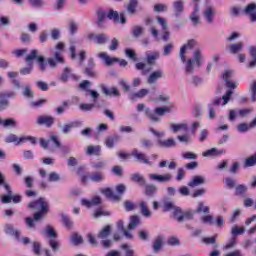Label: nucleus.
I'll return each instance as SVG.
<instances>
[{
    "instance_id": "obj_24",
    "label": "nucleus",
    "mask_w": 256,
    "mask_h": 256,
    "mask_svg": "<svg viewBox=\"0 0 256 256\" xmlns=\"http://www.w3.org/2000/svg\"><path fill=\"white\" fill-rule=\"evenodd\" d=\"M189 20L194 27H197L201 23V19L199 18V4H195L194 11L189 15Z\"/></svg>"
},
{
    "instance_id": "obj_45",
    "label": "nucleus",
    "mask_w": 256,
    "mask_h": 256,
    "mask_svg": "<svg viewBox=\"0 0 256 256\" xmlns=\"http://www.w3.org/2000/svg\"><path fill=\"white\" fill-rule=\"evenodd\" d=\"M128 15H135L137 13V0H130L127 6Z\"/></svg>"
},
{
    "instance_id": "obj_43",
    "label": "nucleus",
    "mask_w": 256,
    "mask_h": 256,
    "mask_svg": "<svg viewBox=\"0 0 256 256\" xmlns=\"http://www.w3.org/2000/svg\"><path fill=\"white\" fill-rule=\"evenodd\" d=\"M44 234L47 235L49 239H57V232L51 225L45 227Z\"/></svg>"
},
{
    "instance_id": "obj_26",
    "label": "nucleus",
    "mask_w": 256,
    "mask_h": 256,
    "mask_svg": "<svg viewBox=\"0 0 256 256\" xmlns=\"http://www.w3.org/2000/svg\"><path fill=\"white\" fill-rule=\"evenodd\" d=\"M4 189L6 190L7 194L1 196V203H4V204L11 203L13 198V191L11 190V185L4 184Z\"/></svg>"
},
{
    "instance_id": "obj_46",
    "label": "nucleus",
    "mask_w": 256,
    "mask_h": 256,
    "mask_svg": "<svg viewBox=\"0 0 256 256\" xmlns=\"http://www.w3.org/2000/svg\"><path fill=\"white\" fill-rule=\"evenodd\" d=\"M115 141H119V135H114L106 138L105 140L106 147H108L109 149H113V147H115Z\"/></svg>"
},
{
    "instance_id": "obj_9",
    "label": "nucleus",
    "mask_w": 256,
    "mask_h": 256,
    "mask_svg": "<svg viewBox=\"0 0 256 256\" xmlns=\"http://www.w3.org/2000/svg\"><path fill=\"white\" fill-rule=\"evenodd\" d=\"M172 11L174 17H176V19H179V17H181V15H183V12L185 11V2L183 0H175L172 3Z\"/></svg>"
},
{
    "instance_id": "obj_36",
    "label": "nucleus",
    "mask_w": 256,
    "mask_h": 256,
    "mask_svg": "<svg viewBox=\"0 0 256 256\" xmlns=\"http://www.w3.org/2000/svg\"><path fill=\"white\" fill-rule=\"evenodd\" d=\"M164 239L165 238L163 236H157L152 246L154 253H159V251H161V247H163Z\"/></svg>"
},
{
    "instance_id": "obj_50",
    "label": "nucleus",
    "mask_w": 256,
    "mask_h": 256,
    "mask_svg": "<svg viewBox=\"0 0 256 256\" xmlns=\"http://www.w3.org/2000/svg\"><path fill=\"white\" fill-rule=\"evenodd\" d=\"M162 207L164 212H173L177 206H175V204L169 200H164Z\"/></svg>"
},
{
    "instance_id": "obj_15",
    "label": "nucleus",
    "mask_w": 256,
    "mask_h": 256,
    "mask_svg": "<svg viewBox=\"0 0 256 256\" xmlns=\"http://www.w3.org/2000/svg\"><path fill=\"white\" fill-rule=\"evenodd\" d=\"M165 77V73L162 69H157L153 71L147 78L148 85H154V83H157L159 79H163Z\"/></svg>"
},
{
    "instance_id": "obj_19",
    "label": "nucleus",
    "mask_w": 256,
    "mask_h": 256,
    "mask_svg": "<svg viewBox=\"0 0 256 256\" xmlns=\"http://www.w3.org/2000/svg\"><path fill=\"white\" fill-rule=\"evenodd\" d=\"M223 79L226 83V86L229 89H237V82H232L231 79H233V71L232 70H225L223 74Z\"/></svg>"
},
{
    "instance_id": "obj_56",
    "label": "nucleus",
    "mask_w": 256,
    "mask_h": 256,
    "mask_svg": "<svg viewBox=\"0 0 256 256\" xmlns=\"http://www.w3.org/2000/svg\"><path fill=\"white\" fill-rule=\"evenodd\" d=\"M256 165V153L244 161V167H255Z\"/></svg>"
},
{
    "instance_id": "obj_39",
    "label": "nucleus",
    "mask_w": 256,
    "mask_h": 256,
    "mask_svg": "<svg viewBox=\"0 0 256 256\" xmlns=\"http://www.w3.org/2000/svg\"><path fill=\"white\" fill-rule=\"evenodd\" d=\"M131 181H133L134 183H139V185H147V180L145 179V177H143V175L139 173L132 174Z\"/></svg>"
},
{
    "instance_id": "obj_55",
    "label": "nucleus",
    "mask_w": 256,
    "mask_h": 256,
    "mask_svg": "<svg viewBox=\"0 0 256 256\" xmlns=\"http://www.w3.org/2000/svg\"><path fill=\"white\" fill-rule=\"evenodd\" d=\"M177 140L184 145H189L193 141L189 134L178 135Z\"/></svg>"
},
{
    "instance_id": "obj_13",
    "label": "nucleus",
    "mask_w": 256,
    "mask_h": 256,
    "mask_svg": "<svg viewBox=\"0 0 256 256\" xmlns=\"http://www.w3.org/2000/svg\"><path fill=\"white\" fill-rule=\"evenodd\" d=\"M36 125H45V127H53V125H55V117L51 115H41L37 118Z\"/></svg>"
},
{
    "instance_id": "obj_40",
    "label": "nucleus",
    "mask_w": 256,
    "mask_h": 256,
    "mask_svg": "<svg viewBox=\"0 0 256 256\" xmlns=\"http://www.w3.org/2000/svg\"><path fill=\"white\" fill-rule=\"evenodd\" d=\"M224 185L226 189L233 190L235 187H237V179L233 177H227L224 179Z\"/></svg>"
},
{
    "instance_id": "obj_47",
    "label": "nucleus",
    "mask_w": 256,
    "mask_h": 256,
    "mask_svg": "<svg viewBox=\"0 0 256 256\" xmlns=\"http://www.w3.org/2000/svg\"><path fill=\"white\" fill-rule=\"evenodd\" d=\"M170 129L173 133H179V131H187V123L172 124Z\"/></svg>"
},
{
    "instance_id": "obj_53",
    "label": "nucleus",
    "mask_w": 256,
    "mask_h": 256,
    "mask_svg": "<svg viewBox=\"0 0 256 256\" xmlns=\"http://www.w3.org/2000/svg\"><path fill=\"white\" fill-rule=\"evenodd\" d=\"M48 181L50 183H58V181H61V175L57 172H50L48 174Z\"/></svg>"
},
{
    "instance_id": "obj_34",
    "label": "nucleus",
    "mask_w": 256,
    "mask_h": 256,
    "mask_svg": "<svg viewBox=\"0 0 256 256\" xmlns=\"http://www.w3.org/2000/svg\"><path fill=\"white\" fill-rule=\"evenodd\" d=\"M243 47V42L233 43L229 46V52L232 53V55H236V53H241V51H243Z\"/></svg>"
},
{
    "instance_id": "obj_22",
    "label": "nucleus",
    "mask_w": 256,
    "mask_h": 256,
    "mask_svg": "<svg viewBox=\"0 0 256 256\" xmlns=\"http://www.w3.org/2000/svg\"><path fill=\"white\" fill-rule=\"evenodd\" d=\"M81 205L83 207H87V209H91V207H96V205H101V197L96 196L91 200L83 198L81 200Z\"/></svg>"
},
{
    "instance_id": "obj_11",
    "label": "nucleus",
    "mask_w": 256,
    "mask_h": 256,
    "mask_svg": "<svg viewBox=\"0 0 256 256\" xmlns=\"http://www.w3.org/2000/svg\"><path fill=\"white\" fill-rule=\"evenodd\" d=\"M108 19L114 20V23H121L122 25H125L127 23V18H125V12H119L110 10L107 14Z\"/></svg>"
},
{
    "instance_id": "obj_17",
    "label": "nucleus",
    "mask_w": 256,
    "mask_h": 256,
    "mask_svg": "<svg viewBox=\"0 0 256 256\" xmlns=\"http://www.w3.org/2000/svg\"><path fill=\"white\" fill-rule=\"evenodd\" d=\"M88 39L94 41L97 45H105L109 41L107 34H89Z\"/></svg>"
},
{
    "instance_id": "obj_38",
    "label": "nucleus",
    "mask_w": 256,
    "mask_h": 256,
    "mask_svg": "<svg viewBox=\"0 0 256 256\" xmlns=\"http://www.w3.org/2000/svg\"><path fill=\"white\" fill-rule=\"evenodd\" d=\"M22 95L25 99H33L35 97V92H33L31 86L26 85L22 87Z\"/></svg>"
},
{
    "instance_id": "obj_57",
    "label": "nucleus",
    "mask_w": 256,
    "mask_h": 256,
    "mask_svg": "<svg viewBox=\"0 0 256 256\" xmlns=\"http://www.w3.org/2000/svg\"><path fill=\"white\" fill-rule=\"evenodd\" d=\"M236 129L239 133H247V131H250L251 125L247 123H240L236 126Z\"/></svg>"
},
{
    "instance_id": "obj_54",
    "label": "nucleus",
    "mask_w": 256,
    "mask_h": 256,
    "mask_svg": "<svg viewBox=\"0 0 256 256\" xmlns=\"http://www.w3.org/2000/svg\"><path fill=\"white\" fill-rule=\"evenodd\" d=\"M195 217V211L187 210L182 213V223L183 221H191Z\"/></svg>"
},
{
    "instance_id": "obj_12",
    "label": "nucleus",
    "mask_w": 256,
    "mask_h": 256,
    "mask_svg": "<svg viewBox=\"0 0 256 256\" xmlns=\"http://www.w3.org/2000/svg\"><path fill=\"white\" fill-rule=\"evenodd\" d=\"M233 97V92L232 90H227L226 93L221 97H216L213 100V105H222V107H225L229 101H231Z\"/></svg>"
},
{
    "instance_id": "obj_31",
    "label": "nucleus",
    "mask_w": 256,
    "mask_h": 256,
    "mask_svg": "<svg viewBox=\"0 0 256 256\" xmlns=\"http://www.w3.org/2000/svg\"><path fill=\"white\" fill-rule=\"evenodd\" d=\"M249 191V187L246 184H238L235 187L236 197H245V193Z\"/></svg>"
},
{
    "instance_id": "obj_33",
    "label": "nucleus",
    "mask_w": 256,
    "mask_h": 256,
    "mask_svg": "<svg viewBox=\"0 0 256 256\" xmlns=\"http://www.w3.org/2000/svg\"><path fill=\"white\" fill-rule=\"evenodd\" d=\"M223 150H218L217 148H211L202 153L203 157H219V155H223Z\"/></svg>"
},
{
    "instance_id": "obj_10",
    "label": "nucleus",
    "mask_w": 256,
    "mask_h": 256,
    "mask_svg": "<svg viewBox=\"0 0 256 256\" xmlns=\"http://www.w3.org/2000/svg\"><path fill=\"white\" fill-rule=\"evenodd\" d=\"M62 53L63 52L61 51L55 50L53 52L54 57L47 59V62L52 69H55L59 63H65V59H63Z\"/></svg>"
},
{
    "instance_id": "obj_64",
    "label": "nucleus",
    "mask_w": 256,
    "mask_h": 256,
    "mask_svg": "<svg viewBox=\"0 0 256 256\" xmlns=\"http://www.w3.org/2000/svg\"><path fill=\"white\" fill-rule=\"evenodd\" d=\"M2 125L3 127H15L17 122L13 118H8L5 120L2 119Z\"/></svg>"
},
{
    "instance_id": "obj_61",
    "label": "nucleus",
    "mask_w": 256,
    "mask_h": 256,
    "mask_svg": "<svg viewBox=\"0 0 256 256\" xmlns=\"http://www.w3.org/2000/svg\"><path fill=\"white\" fill-rule=\"evenodd\" d=\"M99 151H101V148L99 146L89 145L87 147L86 153L87 155H97Z\"/></svg>"
},
{
    "instance_id": "obj_21",
    "label": "nucleus",
    "mask_w": 256,
    "mask_h": 256,
    "mask_svg": "<svg viewBox=\"0 0 256 256\" xmlns=\"http://www.w3.org/2000/svg\"><path fill=\"white\" fill-rule=\"evenodd\" d=\"M69 79H77V76L73 73V70L69 67H65L62 74L59 77V80L62 83H67Z\"/></svg>"
},
{
    "instance_id": "obj_3",
    "label": "nucleus",
    "mask_w": 256,
    "mask_h": 256,
    "mask_svg": "<svg viewBox=\"0 0 256 256\" xmlns=\"http://www.w3.org/2000/svg\"><path fill=\"white\" fill-rule=\"evenodd\" d=\"M136 110L138 113H144L145 116L152 122V123H159L161 122V117L165 115V113H171L170 107H157L154 111L150 110L144 103H140L137 105Z\"/></svg>"
},
{
    "instance_id": "obj_30",
    "label": "nucleus",
    "mask_w": 256,
    "mask_h": 256,
    "mask_svg": "<svg viewBox=\"0 0 256 256\" xmlns=\"http://www.w3.org/2000/svg\"><path fill=\"white\" fill-rule=\"evenodd\" d=\"M157 145H159V147H164L166 149H170L171 147H175V145H177V142H175V139H173V138H169L167 140L158 139Z\"/></svg>"
},
{
    "instance_id": "obj_25",
    "label": "nucleus",
    "mask_w": 256,
    "mask_h": 256,
    "mask_svg": "<svg viewBox=\"0 0 256 256\" xmlns=\"http://www.w3.org/2000/svg\"><path fill=\"white\" fill-rule=\"evenodd\" d=\"M116 226L118 231L123 232V235L126 237V239H133V234L129 232V226L125 228V222L123 220H118Z\"/></svg>"
},
{
    "instance_id": "obj_23",
    "label": "nucleus",
    "mask_w": 256,
    "mask_h": 256,
    "mask_svg": "<svg viewBox=\"0 0 256 256\" xmlns=\"http://www.w3.org/2000/svg\"><path fill=\"white\" fill-rule=\"evenodd\" d=\"M207 183V180L204 176H193L192 179L188 182V187H199L200 185H205Z\"/></svg>"
},
{
    "instance_id": "obj_16",
    "label": "nucleus",
    "mask_w": 256,
    "mask_h": 256,
    "mask_svg": "<svg viewBox=\"0 0 256 256\" xmlns=\"http://www.w3.org/2000/svg\"><path fill=\"white\" fill-rule=\"evenodd\" d=\"M150 179L152 181H157V183H169V181H172L173 175H171V173H166L164 175L150 174Z\"/></svg>"
},
{
    "instance_id": "obj_63",
    "label": "nucleus",
    "mask_w": 256,
    "mask_h": 256,
    "mask_svg": "<svg viewBox=\"0 0 256 256\" xmlns=\"http://www.w3.org/2000/svg\"><path fill=\"white\" fill-rule=\"evenodd\" d=\"M32 251L34 255H41V243L37 241L32 242Z\"/></svg>"
},
{
    "instance_id": "obj_52",
    "label": "nucleus",
    "mask_w": 256,
    "mask_h": 256,
    "mask_svg": "<svg viewBox=\"0 0 256 256\" xmlns=\"http://www.w3.org/2000/svg\"><path fill=\"white\" fill-rule=\"evenodd\" d=\"M50 37L53 41H59V39H61V30L59 28L51 29Z\"/></svg>"
},
{
    "instance_id": "obj_20",
    "label": "nucleus",
    "mask_w": 256,
    "mask_h": 256,
    "mask_svg": "<svg viewBox=\"0 0 256 256\" xmlns=\"http://www.w3.org/2000/svg\"><path fill=\"white\" fill-rule=\"evenodd\" d=\"M97 57L104 61L105 65H107L108 67H111L113 63H119V58H112L111 56H109V54H107V52H100L97 54Z\"/></svg>"
},
{
    "instance_id": "obj_14",
    "label": "nucleus",
    "mask_w": 256,
    "mask_h": 256,
    "mask_svg": "<svg viewBox=\"0 0 256 256\" xmlns=\"http://www.w3.org/2000/svg\"><path fill=\"white\" fill-rule=\"evenodd\" d=\"M131 155L132 157H134L136 163H144L145 165H151V162L149 161L145 153L140 152L137 149H133Z\"/></svg>"
},
{
    "instance_id": "obj_37",
    "label": "nucleus",
    "mask_w": 256,
    "mask_h": 256,
    "mask_svg": "<svg viewBox=\"0 0 256 256\" xmlns=\"http://www.w3.org/2000/svg\"><path fill=\"white\" fill-rule=\"evenodd\" d=\"M138 225H141V218H139V216H131L130 223L128 224V231H133V229H135Z\"/></svg>"
},
{
    "instance_id": "obj_18",
    "label": "nucleus",
    "mask_w": 256,
    "mask_h": 256,
    "mask_svg": "<svg viewBox=\"0 0 256 256\" xmlns=\"http://www.w3.org/2000/svg\"><path fill=\"white\" fill-rule=\"evenodd\" d=\"M161 57V54L159 51H152L146 53V63L147 65H150L151 67H154V65H157V60Z\"/></svg>"
},
{
    "instance_id": "obj_2",
    "label": "nucleus",
    "mask_w": 256,
    "mask_h": 256,
    "mask_svg": "<svg viewBox=\"0 0 256 256\" xmlns=\"http://www.w3.org/2000/svg\"><path fill=\"white\" fill-rule=\"evenodd\" d=\"M29 209H33L34 211H38L34 214V220L31 217L26 218V224L28 229H33L35 227V221H41L43 217L49 213V202L47 199L41 197L34 202H30L28 204Z\"/></svg>"
},
{
    "instance_id": "obj_6",
    "label": "nucleus",
    "mask_w": 256,
    "mask_h": 256,
    "mask_svg": "<svg viewBox=\"0 0 256 256\" xmlns=\"http://www.w3.org/2000/svg\"><path fill=\"white\" fill-rule=\"evenodd\" d=\"M15 92H1L0 93V111H5L9 108V99H14Z\"/></svg>"
},
{
    "instance_id": "obj_48",
    "label": "nucleus",
    "mask_w": 256,
    "mask_h": 256,
    "mask_svg": "<svg viewBox=\"0 0 256 256\" xmlns=\"http://www.w3.org/2000/svg\"><path fill=\"white\" fill-rule=\"evenodd\" d=\"M91 167H92V169H95L96 171H101V170L107 168V161L92 162Z\"/></svg>"
},
{
    "instance_id": "obj_42",
    "label": "nucleus",
    "mask_w": 256,
    "mask_h": 256,
    "mask_svg": "<svg viewBox=\"0 0 256 256\" xmlns=\"http://www.w3.org/2000/svg\"><path fill=\"white\" fill-rule=\"evenodd\" d=\"M183 212L184 211L178 206H176L172 211L173 216L174 218H176V221H178V223H183Z\"/></svg>"
},
{
    "instance_id": "obj_59",
    "label": "nucleus",
    "mask_w": 256,
    "mask_h": 256,
    "mask_svg": "<svg viewBox=\"0 0 256 256\" xmlns=\"http://www.w3.org/2000/svg\"><path fill=\"white\" fill-rule=\"evenodd\" d=\"M244 13L246 15H253V13H256V4L255 3H250L248 4L245 9H244Z\"/></svg>"
},
{
    "instance_id": "obj_44",
    "label": "nucleus",
    "mask_w": 256,
    "mask_h": 256,
    "mask_svg": "<svg viewBox=\"0 0 256 256\" xmlns=\"http://www.w3.org/2000/svg\"><path fill=\"white\" fill-rule=\"evenodd\" d=\"M111 235V227L105 226L97 235L98 239H107Z\"/></svg>"
},
{
    "instance_id": "obj_4",
    "label": "nucleus",
    "mask_w": 256,
    "mask_h": 256,
    "mask_svg": "<svg viewBox=\"0 0 256 256\" xmlns=\"http://www.w3.org/2000/svg\"><path fill=\"white\" fill-rule=\"evenodd\" d=\"M116 191L117 193H115V191H113V189L111 188H105L101 190V193L103 195H105V197H107L108 199H111V201H121V199L123 198V193H125V191H127V187L124 184H119L116 186Z\"/></svg>"
},
{
    "instance_id": "obj_1",
    "label": "nucleus",
    "mask_w": 256,
    "mask_h": 256,
    "mask_svg": "<svg viewBox=\"0 0 256 256\" xmlns=\"http://www.w3.org/2000/svg\"><path fill=\"white\" fill-rule=\"evenodd\" d=\"M179 57L181 63L185 65V73L187 75H193L195 69H199L203 65V54L199 49L194 51L191 58L187 59V51L184 48H180Z\"/></svg>"
},
{
    "instance_id": "obj_8",
    "label": "nucleus",
    "mask_w": 256,
    "mask_h": 256,
    "mask_svg": "<svg viewBox=\"0 0 256 256\" xmlns=\"http://www.w3.org/2000/svg\"><path fill=\"white\" fill-rule=\"evenodd\" d=\"M99 87L105 97H119L121 95V92H119V89L115 86L107 87L105 84H100Z\"/></svg>"
},
{
    "instance_id": "obj_32",
    "label": "nucleus",
    "mask_w": 256,
    "mask_h": 256,
    "mask_svg": "<svg viewBox=\"0 0 256 256\" xmlns=\"http://www.w3.org/2000/svg\"><path fill=\"white\" fill-rule=\"evenodd\" d=\"M89 179L93 183H101L105 181V174L103 172H94L89 176Z\"/></svg>"
},
{
    "instance_id": "obj_51",
    "label": "nucleus",
    "mask_w": 256,
    "mask_h": 256,
    "mask_svg": "<svg viewBox=\"0 0 256 256\" xmlns=\"http://www.w3.org/2000/svg\"><path fill=\"white\" fill-rule=\"evenodd\" d=\"M70 241L72 243V245H82L83 243V236L79 235L77 233L72 234Z\"/></svg>"
},
{
    "instance_id": "obj_62",
    "label": "nucleus",
    "mask_w": 256,
    "mask_h": 256,
    "mask_svg": "<svg viewBox=\"0 0 256 256\" xmlns=\"http://www.w3.org/2000/svg\"><path fill=\"white\" fill-rule=\"evenodd\" d=\"M121 249L125 251V256H135V250L129 244H122Z\"/></svg>"
},
{
    "instance_id": "obj_58",
    "label": "nucleus",
    "mask_w": 256,
    "mask_h": 256,
    "mask_svg": "<svg viewBox=\"0 0 256 256\" xmlns=\"http://www.w3.org/2000/svg\"><path fill=\"white\" fill-rule=\"evenodd\" d=\"M61 219H62V223H63V225H65V227H68V228L73 227V221H71V219L69 218V216H67V214L62 213Z\"/></svg>"
},
{
    "instance_id": "obj_41",
    "label": "nucleus",
    "mask_w": 256,
    "mask_h": 256,
    "mask_svg": "<svg viewBox=\"0 0 256 256\" xmlns=\"http://www.w3.org/2000/svg\"><path fill=\"white\" fill-rule=\"evenodd\" d=\"M194 213H204V215H209L210 208L205 206L203 202H199L197 208L194 210Z\"/></svg>"
},
{
    "instance_id": "obj_7",
    "label": "nucleus",
    "mask_w": 256,
    "mask_h": 256,
    "mask_svg": "<svg viewBox=\"0 0 256 256\" xmlns=\"http://www.w3.org/2000/svg\"><path fill=\"white\" fill-rule=\"evenodd\" d=\"M58 127L64 135H67L68 133H71L72 129H75L77 127H83V121H73L68 124L58 123Z\"/></svg>"
},
{
    "instance_id": "obj_60",
    "label": "nucleus",
    "mask_w": 256,
    "mask_h": 256,
    "mask_svg": "<svg viewBox=\"0 0 256 256\" xmlns=\"http://www.w3.org/2000/svg\"><path fill=\"white\" fill-rule=\"evenodd\" d=\"M245 233V227L233 226L231 229V235L234 237L237 235H243Z\"/></svg>"
},
{
    "instance_id": "obj_29",
    "label": "nucleus",
    "mask_w": 256,
    "mask_h": 256,
    "mask_svg": "<svg viewBox=\"0 0 256 256\" xmlns=\"http://www.w3.org/2000/svg\"><path fill=\"white\" fill-rule=\"evenodd\" d=\"M215 16V9L212 6H207L203 11V17L206 19L207 23H213V17Z\"/></svg>"
},
{
    "instance_id": "obj_27",
    "label": "nucleus",
    "mask_w": 256,
    "mask_h": 256,
    "mask_svg": "<svg viewBox=\"0 0 256 256\" xmlns=\"http://www.w3.org/2000/svg\"><path fill=\"white\" fill-rule=\"evenodd\" d=\"M249 54L252 60L247 63L246 67L247 69H255L256 67V47L255 46L249 47Z\"/></svg>"
},
{
    "instance_id": "obj_35",
    "label": "nucleus",
    "mask_w": 256,
    "mask_h": 256,
    "mask_svg": "<svg viewBox=\"0 0 256 256\" xmlns=\"http://www.w3.org/2000/svg\"><path fill=\"white\" fill-rule=\"evenodd\" d=\"M144 193L146 197H154L155 193H157V186L155 184H146Z\"/></svg>"
},
{
    "instance_id": "obj_5",
    "label": "nucleus",
    "mask_w": 256,
    "mask_h": 256,
    "mask_svg": "<svg viewBox=\"0 0 256 256\" xmlns=\"http://www.w3.org/2000/svg\"><path fill=\"white\" fill-rule=\"evenodd\" d=\"M33 59H36L37 63H39L40 71H45L47 69V63H45V57L39 56V51L34 49L30 52V54L26 57V61L31 63Z\"/></svg>"
},
{
    "instance_id": "obj_49",
    "label": "nucleus",
    "mask_w": 256,
    "mask_h": 256,
    "mask_svg": "<svg viewBox=\"0 0 256 256\" xmlns=\"http://www.w3.org/2000/svg\"><path fill=\"white\" fill-rule=\"evenodd\" d=\"M139 207L141 209V213L144 217H151V212L149 211V208H147V202L140 201Z\"/></svg>"
},
{
    "instance_id": "obj_28",
    "label": "nucleus",
    "mask_w": 256,
    "mask_h": 256,
    "mask_svg": "<svg viewBox=\"0 0 256 256\" xmlns=\"http://www.w3.org/2000/svg\"><path fill=\"white\" fill-rule=\"evenodd\" d=\"M4 231L6 235H11L12 237H15V239H17L19 235H21V232L18 229H15V227H13V225L11 224H5Z\"/></svg>"
}]
</instances>
